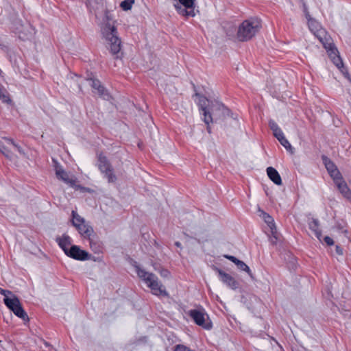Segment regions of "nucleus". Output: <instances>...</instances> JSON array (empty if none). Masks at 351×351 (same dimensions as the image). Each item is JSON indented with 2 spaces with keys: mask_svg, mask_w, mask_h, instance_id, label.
Returning <instances> with one entry per match:
<instances>
[{
  "mask_svg": "<svg viewBox=\"0 0 351 351\" xmlns=\"http://www.w3.org/2000/svg\"><path fill=\"white\" fill-rule=\"evenodd\" d=\"M154 269L156 271H158L163 278H167L170 276V272L167 269H164L160 267H158V268L156 266H154Z\"/></svg>",
  "mask_w": 351,
  "mask_h": 351,
  "instance_id": "2f4dec72",
  "label": "nucleus"
},
{
  "mask_svg": "<svg viewBox=\"0 0 351 351\" xmlns=\"http://www.w3.org/2000/svg\"><path fill=\"white\" fill-rule=\"evenodd\" d=\"M334 182L337 186L340 192L346 197H349L351 194L350 190L348 187L346 183L343 180L342 176H341L339 178L334 179Z\"/></svg>",
  "mask_w": 351,
  "mask_h": 351,
  "instance_id": "dca6fc26",
  "label": "nucleus"
},
{
  "mask_svg": "<svg viewBox=\"0 0 351 351\" xmlns=\"http://www.w3.org/2000/svg\"><path fill=\"white\" fill-rule=\"evenodd\" d=\"M261 213L263 219H264L265 222L267 224L270 230H275L276 227L273 217L264 211H261Z\"/></svg>",
  "mask_w": 351,
  "mask_h": 351,
  "instance_id": "5701e85b",
  "label": "nucleus"
},
{
  "mask_svg": "<svg viewBox=\"0 0 351 351\" xmlns=\"http://www.w3.org/2000/svg\"><path fill=\"white\" fill-rule=\"evenodd\" d=\"M308 27L311 29V32H313L315 34V32L318 31V28L319 27V25L317 21H316L315 19L310 21L309 23H308Z\"/></svg>",
  "mask_w": 351,
  "mask_h": 351,
  "instance_id": "7c9ffc66",
  "label": "nucleus"
},
{
  "mask_svg": "<svg viewBox=\"0 0 351 351\" xmlns=\"http://www.w3.org/2000/svg\"><path fill=\"white\" fill-rule=\"evenodd\" d=\"M175 245L178 247H181V243L179 242V241H176L175 243Z\"/></svg>",
  "mask_w": 351,
  "mask_h": 351,
  "instance_id": "c03bdc74",
  "label": "nucleus"
},
{
  "mask_svg": "<svg viewBox=\"0 0 351 351\" xmlns=\"http://www.w3.org/2000/svg\"><path fill=\"white\" fill-rule=\"evenodd\" d=\"M62 181L69 184L71 187L73 188L75 190L84 189L80 185L76 184V178L73 176L70 177L68 176L66 178H64Z\"/></svg>",
  "mask_w": 351,
  "mask_h": 351,
  "instance_id": "4be33fe9",
  "label": "nucleus"
},
{
  "mask_svg": "<svg viewBox=\"0 0 351 351\" xmlns=\"http://www.w3.org/2000/svg\"><path fill=\"white\" fill-rule=\"evenodd\" d=\"M3 301L6 306L17 317L21 318L24 321L29 320L27 314L24 311L19 298L16 296L12 295V298H4Z\"/></svg>",
  "mask_w": 351,
  "mask_h": 351,
  "instance_id": "0eeeda50",
  "label": "nucleus"
},
{
  "mask_svg": "<svg viewBox=\"0 0 351 351\" xmlns=\"http://www.w3.org/2000/svg\"><path fill=\"white\" fill-rule=\"evenodd\" d=\"M189 315L194 322L206 330H210L213 327L212 322L209 320L208 315L202 310L192 309L189 311Z\"/></svg>",
  "mask_w": 351,
  "mask_h": 351,
  "instance_id": "6e6552de",
  "label": "nucleus"
},
{
  "mask_svg": "<svg viewBox=\"0 0 351 351\" xmlns=\"http://www.w3.org/2000/svg\"><path fill=\"white\" fill-rule=\"evenodd\" d=\"M319 40L322 43H323L322 39L321 38H319Z\"/></svg>",
  "mask_w": 351,
  "mask_h": 351,
  "instance_id": "09e8293b",
  "label": "nucleus"
},
{
  "mask_svg": "<svg viewBox=\"0 0 351 351\" xmlns=\"http://www.w3.org/2000/svg\"><path fill=\"white\" fill-rule=\"evenodd\" d=\"M267 173L269 179L276 184L277 185H281L282 184V179L278 173V172L276 171V169L271 167H269L267 168Z\"/></svg>",
  "mask_w": 351,
  "mask_h": 351,
  "instance_id": "a211bd4d",
  "label": "nucleus"
},
{
  "mask_svg": "<svg viewBox=\"0 0 351 351\" xmlns=\"http://www.w3.org/2000/svg\"><path fill=\"white\" fill-rule=\"evenodd\" d=\"M69 257L77 261H86L90 258V254L85 250H81L79 246L71 245L69 250L65 253Z\"/></svg>",
  "mask_w": 351,
  "mask_h": 351,
  "instance_id": "9d476101",
  "label": "nucleus"
},
{
  "mask_svg": "<svg viewBox=\"0 0 351 351\" xmlns=\"http://www.w3.org/2000/svg\"><path fill=\"white\" fill-rule=\"evenodd\" d=\"M97 166L104 177L107 179L108 183L116 182L117 177L114 173V168L107 157L102 154L98 155Z\"/></svg>",
  "mask_w": 351,
  "mask_h": 351,
  "instance_id": "39448f33",
  "label": "nucleus"
},
{
  "mask_svg": "<svg viewBox=\"0 0 351 351\" xmlns=\"http://www.w3.org/2000/svg\"><path fill=\"white\" fill-rule=\"evenodd\" d=\"M75 228L78 230L79 233L85 238H88L94 234L93 228L86 223V221L80 223Z\"/></svg>",
  "mask_w": 351,
  "mask_h": 351,
  "instance_id": "f3484780",
  "label": "nucleus"
},
{
  "mask_svg": "<svg viewBox=\"0 0 351 351\" xmlns=\"http://www.w3.org/2000/svg\"><path fill=\"white\" fill-rule=\"evenodd\" d=\"M276 138L287 151L290 152L291 154L293 153V148L289 143V141L284 136L283 132L279 134L277 136H276Z\"/></svg>",
  "mask_w": 351,
  "mask_h": 351,
  "instance_id": "aec40b11",
  "label": "nucleus"
},
{
  "mask_svg": "<svg viewBox=\"0 0 351 351\" xmlns=\"http://www.w3.org/2000/svg\"><path fill=\"white\" fill-rule=\"evenodd\" d=\"M89 240L90 247L95 254H99L102 252L103 245L102 243L98 239L97 237L93 234L92 236L88 238Z\"/></svg>",
  "mask_w": 351,
  "mask_h": 351,
  "instance_id": "4468645a",
  "label": "nucleus"
},
{
  "mask_svg": "<svg viewBox=\"0 0 351 351\" xmlns=\"http://www.w3.org/2000/svg\"><path fill=\"white\" fill-rule=\"evenodd\" d=\"M184 237L187 239H192L193 237H191L189 234H187L186 232H183Z\"/></svg>",
  "mask_w": 351,
  "mask_h": 351,
  "instance_id": "37998d69",
  "label": "nucleus"
},
{
  "mask_svg": "<svg viewBox=\"0 0 351 351\" xmlns=\"http://www.w3.org/2000/svg\"><path fill=\"white\" fill-rule=\"evenodd\" d=\"M112 16L108 10H105L104 22V25L101 28L103 38L107 42V47L116 58H119L118 53L120 52L121 47V40L118 36L117 27L111 23Z\"/></svg>",
  "mask_w": 351,
  "mask_h": 351,
  "instance_id": "f03ea898",
  "label": "nucleus"
},
{
  "mask_svg": "<svg viewBox=\"0 0 351 351\" xmlns=\"http://www.w3.org/2000/svg\"><path fill=\"white\" fill-rule=\"evenodd\" d=\"M337 229H339L340 230H343V227L341 226V223H337Z\"/></svg>",
  "mask_w": 351,
  "mask_h": 351,
  "instance_id": "79ce46f5",
  "label": "nucleus"
},
{
  "mask_svg": "<svg viewBox=\"0 0 351 351\" xmlns=\"http://www.w3.org/2000/svg\"><path fill=\"white\" fill-rule=\"evenodd\" d=\"M322 160L328 173L333 180L335 178H339V177L341 176L336 165L331 160L325 156H322Z\"/></svg>",
  "mask_w": 351,
  "mask_h": 351,
  "instance_id": "f8f14e48",
  "label": "nucleus"
},
{
  "mask_svg": "<svg viewBox=\"0 0 351 351\" xmlns=\"http://www.w3.org/2000/svg\"><path fill=\"white\" fill-rule=\"evenodd\" d=\"M0 99L3 103L8 104L12 103V99L10 98L8 92L1 84H0Z\"/></svg>",
  "mask_w": 351,
  "mask_h": 351,
  "instance_id": "412c9836",
  "label": "nucleus"
},
{
  "mask_svg": "<svg viewBox=\"0 0 351 351\" xmlns=\"http://www.w3.org/2000/svg\"><path fill=\"white\" fill-rule=\"evenodd\" d=\"M237 266L241 270L246 271L252 279L254 278L250 267L243 261L239 260V262L237 263Z\"/></svg>",
  "mask_w": 351,
  "mask_h": 351,
  "instance_id": "bb28decb",
  "label": "nucleus"
},
{
  "mask_svg": "<svg viewBox=\"0 0 351 351\" xmlns=\"http://www.w3.org/2000/svg\"><path fill=\"white\" fill-rule=\"evenodd\" d=\"M208 125V126H207V131H208L209 133H210V132H211L210 127L209 126V124H208V125Z\"/></svg>",
  "mask_w": 351,
  "mask_h": 351,
  "instance_id": "a18cd8bd",
  "label": "nucleus"
},
{
  "mask_svg": "<svg viewBox=\"0 0 351 351\" xmlns=\"http://www.w3.org/2000/svg\"><path fill=\"white\" fill-rule=\"evenodd\" d=\"M303 12L304 14L308 13V8L304 2L302 3Z\"/></svg>",
  "mask_w": 351,
  "mask_h": 351,
  "instance_id": "58836bf2",
  "label": "nucleus"
},
{
  "mask_svg": "<svg viewBox=\"0 0 351 351\" xmlns=\"http://www.w3.org/2000/svg\"><path fill=\"white\" fill-rule=\"evenodd\" d=\"M291 267L292 269H295V268L296 267V264L295 263V258H292V261H291Z\"/></svg>",
  "mask_w": 351,
  "mask_h": 351,
  "instance_id": "a19ab883",
  "label": "nucleus"
},
{
  "mask_svg": "<svg viewBox=\"0 0 351 351\" xmlns=\"http://www.w3.org/2000/svg\"><path fill=\"white\" fill-rule=\"evenodd\" d=\"M343 232L345 233V234H347L348 233V231L347 230H343Z\"/></svg>",
  "mask_w": 351,
  "mask_h": 351,
  "instance_id": "de8ad7c7",
  "label": "nucleus"
},
{
  "mask_svg": "<svg viewBox=\"0 0 351 351\" xmlns=\"http://www.w3.org/2000/svg\"><path fill=\"white\" fill-rule=\"evenodd\" d=\"M173 351H193L191 350L189 347L183 344H178L175 346Z\"/></svg>",
  "mask_w": 351,
  "mask_h": 351,
  "instance_id": "72a5a7b5",
  "label": "nucleus"
},
{
  "mask_svg": "<svg viewBox=\"0 0 351 351\" xmlns=\"http://www.w3.org/2000/svg\"><path fill=\"white\" fill-rule=\"evenodd\" d=\"M325 49L327 50L328 56L333 64L339 69L341 73L348 80L350 77L347 69L344 66L342 59L341 58L339 51L334 44L329 43L326 45L324 43Z\"/></svg>",
  "mask_w": 351,
  "mask_h": 351,
  "instance_id": "423d86ee",
  "label": "nucleus"
},
{
  "mask_svg": "<svg viewBox=\"0 0 351 351\" xmlns=\"http://www.w3.org/2000/svg\"><path fill=\"white\" fill-rule=\"evenodd\" d=\"M271 236L269 238L270 242L272 245H276L278 241L276 228L275 230H270Z\"/></svg>",
  "mask_w": 351,
  "mask_h": 351,
  "instance_id": "473e14b6",
  "label": "nucleus"
},
{
  "mask_svg": "<svg viewBox=\"0 0 351 351\" xmlns=\"http://www.w3.org/2000/svg\"><path fill=\"white\" fill-rule=\"evenodd\" d=\"M224 257L228 259L229 261H232V263H234L236 265H237V263H238L239 261L235 256H231V255H224Z\"/></svg>",
  "mask_w": 351,
  "mask_h": 351,
  "instance_id": "f704fd0d",
  "label": "nucleus"
},
{
  "mask_svg": "<svg viewBox=\"0 0 351 351\" xmlns=\"http://www.w3.org/2000/svg\"><path fill=\"white\" fill-rule=\"evenodd\" d=\"M305 16H306V19L308 20V23H309V22H310V21L313 20V18H311V15H310L309 12H308V13L305 14Z\"/></svg>",
  "mask_w": 351,
  "mask_h": 351,
  "instance_id": "ea45409f",
  "label": "nucleus"
},
{
  "mask_svg": "<svg viewBox=\"0 0 351 351\" xmlns=\"http://www.w3.org/2000/svg\"><path fill=\"white\" fill-rule=\"evenodd\" d=\"M3 139H5L8 144L12 145L21 154H25L22 147L19 145L16 144L13 139L9 138H3Z\"/></svg>",
  "mask_w": 351,
  "mask_h": 351,
  "instance_id": "c756f323",
  "label": "nucleus"
},
{
  "mask_svg": "<svg viewBox=\"0 0 351 351\" xmlns=\"http://www.w3.org/2000/svg\"><path fill=\"white\" fill-rule=\"evenodd\" d=\"M336 252L339 254V255H342L343 254V249L339 246V245H337L336 246Z\"/></svg>",
  "mask_w": 351,
  "mask_h": 351,
  "instance_id": "4c0bfd02",
  "label": "nucleus"
},
{
  "mask_svg": "<svg viewBox=\"0 0 351 351\" xmlns=\"http://www.w3.org/2000/svg\"><path fill=\"white\" fill-rule=\"evenodd\" d=\"M55 170L56 177L59 180H62L64 178H66L69 176L58 162H56Z\"/></svg>",
  "mask_w": 351,
  "mask_h": 351,
  "instance_id": "b1692460",
  "label": "nucleus"
},
{
  "mask_svg": "<svg viewBox=\"0 0 351 351\" xmlns=\"http://www.w3.org/2000/svg\"><path fill=\"white\" fill-rule=\"evenodd\" d=\"M90 86L93 89L97 90V94L104 99L108 100L110 99L109 93L98 80H91Z\"/></svg>",
  "mask_w": 351,
  "mask_h": 351,
  "instance_id": "ddd939ff",
  "label": "nucleus"
},
{
  "mask_svg": "<svg viewBox=\"0 0 351 351\" xmlns=\"http://www.w3.org/2000/svg\"><path fill=\"white\" fill-rule=\"evenodd\" d=\"M179 3L174 5L177 12L186 17L195 16V0H178Z\"/></svg>",
  "mask_w": 351,
  "mask_h": 351,
  "instance_id": "1a4fd4ad",
  "label": "nucleus"
},
{
  "mask_svg": "<svg viewBox=\"0 0 351 351\" xmlns=\"http://www.w3.org/2000/svg\"><path fill=\"white\" fill-rule=\"evenodd\" d=\"M0 152L8 159H12L13 154L1 142H0Z\"/></svg>",
  "mask_w": 351,
  "mask_h": 351,
  "instance_id": "cd10ccee",
  "label": "nucleus"
},
{
  "mask_svg": "<svg viewBox=\"0 0 351 351\" xmlns=\"http://www.w3.org/2000/svg\"><path fill=\"white\" fill-rule=\"evenodd\" d=\"M324 241L327 243L328 245H332L334 244V241L332 238L328 236H326L324 238Z\"/></svg>",
  "mask_w": 351,
  "mask_h": 351,
  "instance_id": "c9c22d12",
  "label": "nucleus"
},
{
  "mask_svg": "<svg viewBox=\"0 0 351 351\" xmlns=\"http://www.w3.org/2000/svg\"><path fill=\"white\" fill-rule=\"evenodd\" d=\"M308 225L309 229H311L314 233L315 237L321 241L322 237V231L319 230V221L318 219L315 218H308Z\"/></svg>",
  "mask_w": 351,
  "mask_h": 351,
  "instance_id": "2eb2a0df",
  "label": "nucleus"
},
{
  "mask_svg": "<svg viewBox=\"0 0 351 351\" xmlns=\"http://www.w3.org/2000/svg\"><path fill=\"white\" fill-rule=\"evenodd\" d=\"M72 224L73 226L77 227L80 223L85 222L84 218L81 217L75 211H72Z\"/></svg>",
  "mask_w": 351,
  "mask_h": 351,
  "instance_id": "a878e982",
  "label": "nucleus"
},
{
  "mask_svg": "<svg viewBox=\"0 0 351 351\" xmlns=\"http://www.w3.org/2000/svg\"><path fill=\"white\" fill-rule=\"evenodd\" d=\"M56 241L64 253L69 250V246L71 245V239L67 234H63L62 237H57Z\"/></svg>",
  "mask_w": 351,
  "mask_h": 351,
  "instance_id": "6ab92c4d",
  "label": "nucleus"
},
{
  "mask_svg": "<svg viewBox=\"0 0 351 351\" xmlns=\"http://www.w3.org/2000/svg\"><path fill=\"white\" fill-rule=\"evenodd\" d=\"M195 96L199 98L197 104L206 125L222 119L228 114L229 110L222 103L218 101H209L198 93H195Z\"/></svg>",
  "mask_w": 351,
  "mask_h": 351,
  "instance_id": "f257e3e1",
  "label": "nucleus"
},
{
  "mask_svg": "<svg viewBox=\"0 0 351 351\" xmlns=\"http://www.w3.org/2000/svg\"><path fill=\"white\" fill-rule=\"evenodd\" d=\"M136 269L138 277L151 289L153 294L158 296H169V293L165 290L164 286L158 281V277L155 274L147 272L138 266H136Z\"/></svg>",
  "mask_w": 351,
  "mask_h": 351,
  "instance_id": "7ed1b4c3",
  "label": "nucleus"
},
{
  "mask_svg": "<svg viewBox=\"0 0 351 351\" xmlns=\"http://www.w3.org/2000/svg\"><path fill=\"white\" fill-rule=\"evenodd\" d=\"M134 3V0H124L121 3L120 7L124 11H128L132 8V6Z\"/></svg>",
  "mask_w": 351,
  "mask_h": 351,
  "instance_id": "c85d7f7f",
  "label": "nucleus"
},
{
  "mask_svg": "<svg viewBox=\"0 0 351 351\" xmlns=\"http://www.w3.org/2000/svg\"><path fill=\"white\" fill-rule=\"evenodd\" d=\"M269 126L270 129L272 130L274 136L276 137L279 134L282 133L281 129L278 127V124L274 120H269Z\"/></svg>",
  "mask_w": 351,
  "mask_h": 351,
  "instance_id": "393cba45",
  "label": "nucleus"
},
{
  "mask_svg": "<svg viewBox=\"0 0 351 351\" xmlns=\"http://www.w3.org/2000/svg\"><path fill=\"white\" fill-rule=\"evenodd\" d=\"M199 243H201L202 241H200V239H197V238H194Z\"/></svg>",
  "mask_w": 351,
  "mask_h": 351,
  "instance_id": "49530a36",
  "label": "nucleus"
},
{
  "mask_svg": "<svg viewBox=\"0 0 351 351\" xmlns=\"http://www.w3.org/2000/svg\"><path fill=\"white\" fill-rule=\"evenodd\" d=\"M261 27V23L257 18L245 20L239 26L237 38L240 41H247L252 38Z\"/></svg>",
  "mask_w": 351,
  "mask_h": 351,
  "instance_id": "20e7f679",
  "label": "nucleus"
},
{
  "mask_svg": "<svg viewBox=\"0 0 351 351\" xmlns=\"http://www.w3.org/2000/svg\"><path fill=\"white\" fill-rule=\"evenodd\" d=\"M0 293L1 295L5 296L4 298H9L8 295H12V293L10 291L5 289H1Z\"/></svg>",
  "mask_w": 351,
  "mask_h": 351,
  "instance_id": "e433bc0d",
  "label": "nucleus"
},
{
  "mask_svg": "<svg viewBox=\"0 0 351 351\" xmlns=\"http://www.w3.org/2000/svg\"><path fill=\"white\" fill-rule=\"evenodd\" d=\"M213 269L218 273L219 279L228 287L232 289H237L239 287V282L229 274L217 267H213Z\"/></svg>",
  "mask_w": 351,
  "mask_h": 351,
  "instance_id": "9b49d317",
  "label": "nucleus"
}]
</instances>
